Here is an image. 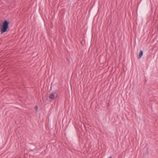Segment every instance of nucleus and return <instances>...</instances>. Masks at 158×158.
Segmentation results:
<instances>
[{
  "label": "nucleus",
  "instance_id": "4",
  "mask_svg": "<svg viewBox=\"0 0 158 158\" xmlns=\"http://www.w3.org/2000/svg\"><path fill=\"white\" fill-rule=\"evenodd\" d=\"M35 108L36 110H38V106H35Z\"/></svg>",
  "mask_w": 158,
  "mask_h": 158
},
{
  "label": "nucleus",
  "instance_id": "1",
  "mask_svg": "<svg viewBox=\"0 0 158 158\" xmlns=\"http://www.w3.org/2000/svg\"><path fill=\"white\" fill-rule=\"evenodd\" d=\"M9 24L10 21L9 20H5L0 24V31L1 34L9 30Z\"/></svg>",
  "mask_w": 158,
  "mask_h": 158
},
{
  "label": "nucleus",
  "instance_id": "3",
  "mask_svg": "<svg viewBox=\"0 0 158 158\" xmlns=\"http://www.w3.org/2000/svg\"><path fill=\"white\" fill-rule=\"evenodd\" d=\"M143 51H141L138 55V58L139 59L140 58L143 56Z\"/></svg>",
  "mask_w": 158,
  "mask_h": 158
},
{
  "label": "nucleus",
  "instance_id": "5",
  "mask_svg": "<svg viewBox=\"0 0 158 158\" xmlns=\"http://www.w3.org/2000/svg\"><path fill=\"white\" fill-rule=\"evenodd\" d=\"M108 158H112V157L111 156L109 157Z\"/></svg>",
  "mask_w": 158,
  "mask_h": 158
},
{
  "label": "nucleus",
  "instance_id": "2",
  "mask_svg": "<svg viewBox=\"0 0 158 158\" xmlns=\"http://www.w3.org/2000/svg\"><path fill=\"white\" fill-rule=\"evenodd\" d=\"M57 94L55 92L52 93L49 95V98L51 99V100H53L57 98Z\"/></svg>",
  "mask_w": 158,
  "mask_h": 158
}]
</instances>
